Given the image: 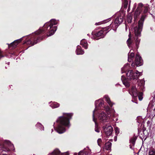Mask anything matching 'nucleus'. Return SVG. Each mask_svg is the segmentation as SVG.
I'll list each match as a JSON object with an SVG mask.
<instances>
[{
  "instance_id": "obj_18",
  "label": "nucleus",
  "mask_w": 155,
  "mask_h": 155,
  "mask_svg": "<svg viewBox=\"0 0 155 155\" xmlns=\"http://www.w3.org/2000/svg\"><path fill=\"white\" fill-rule=\"evenodd\" d=\"M21 40V38L18 40H16L14 41L13 42H12L11 44V45L14 48L15 47L17 46L18 44L19 43H20Z\"/></svg>"
},
{
  "instance_id": "obj_44",
  "label": "nucleus",
  "mask_w": 155,
  "mask_h": 155,
  "mask_svg": "<svg viewBox=\"0 0 155 155\" xmlns=\"http://www.w3.org/2000/svg\"><path fill=\"white\" fill-rule=\"evenodd\" d=\"M36 38V37H35V38Z\"/></svg>"
},
{
  "instance_id": "obj_39",
  "label": "nucleus",
  "mask_w": 155,
  "mask_h": 155,
  "mask_svg": "<svg viewBox=\"0 0 155 155\" xmlns=\"http://www.w3.org/2000/svg\"><path fill=\"white\" fill-rule=\"evenodd\" d=\"M137 4L136 3H135L134 5V7L133 8V9H135L136 7Z\"/></svg>"
},
{
  "instance_id": "obj_19",
  "label": "nucleus",
  "mask_w": 155,
  "mask_h": 155,
  "mask_svg": "<svg viewBox=\"0 0 155 155\" xmlns=\"http://www.w3.org/2000/svg\"><path fill=\"white\" fill-rule=\"evenodd\" d=\"M128 61L129 62H130L132 61L133 60V59L134 58V54L133 52H131L130 53L129 52L128 54Z\"/></svg>"
},
{
  "instance_id": "obj_20",
  "label": "nucleus",
  "mask_w": 155,
  "mask_h": 155,
  "mask_svg": "<svg viewBox=\"0 0 155 155\" xmlns=\"http://www.w3.org/2000/svg\"><path fill=\"white\" fill-rule=\"evenodd\" d=\"M142 11L136 9L134 15L135 20L137 19L139 17Z\"/></svg>"
},
{
  "instance_id": "obj_14",
  "label": "nucleus",
  "mask_w": 155,
  "mask_h": 155,
  "mask_svg": "<svg viewBox=\"0 0 155 155\" xmlns=\"http://www.w3.org/2000/svg\"><path fill=\"white\" fill-rule=\"evenodd\" d=\"M76 52L77 55L83 54L84 53V51L81 48V47L78 45L76 51Z\"/></svg>"
},
{
  "instance_id": "obj_43",
  "label": "nucleus",
  "mask_w": 155,
  "mask_h": 155,
  "mask_svg": "<svg viewBox=\"0 0 155 155\" xmlns=\"http://www.w3.org/2000/svg\"><path fill=\"white\" fill-rule=\"evenodd\" d=\"M115 141H116V140H115Z\"/></svg>"
},
{
  "instance_id": "obj_1",
  "label": "nucleus",
  "mask_w": 155,
  "mask_h": 155,
  "mask_svg": "<svg viewBox=\"0 0 155 155\" xmlns=\"http://www.w3.org/2000/svg\"><path fill=\"white\" fill-rule=\"evenodd\" d=\"M145 15H142L141 17L138 21V25L135 28L134 33L135 37L134 38H132L130 33L129 35V38L127 41V45L129 48H133L134 47V40H135V45L137 48H138V45L140 43V39L138 38L141 35V32L142 30L143 22L146 17Z\"/></svg>"
},
{
  "instance_id": "obj_28",
  "label": "nucleus",
  "mask_w": 155,
  "mask_h": 155,
  "mask_svg": "<svg viewBox=\"0 0 155 155\" xmlns=\"http://www.w3.org/2000/svg\"><path fill=\"white\" fill-rule=\"evenodd\" d=\"M143 4L141 3H139L136 9L142 11V10L141 8L143 7Z\"/></svg>"
},
{
  "instance_id": "obj_25",
  "label": "nucleus",
  "mask_w": 155,
  "mask_h": 155,
  "mask_svg": "<svg viewBox=\"0 0 155 155\" xmlns=\"http://www.w3.org/2000/svg\"><path fill=\"white\" fill-rule=\"evenodd\" d=\"M111 20V18L107 19V20H104L103 21H101L95 24L96 25H99L104 23H106L107 22L110 21Z\"/></svg>"
},
{
  "instance_id": "obj_6",
  "label": "nucleus",
  "mask_w": 155,
  "mask_h": 155,
  "mask_svg": "<svg viewBox=\"0 0 155 155\" xmlns=\"http://www.w3.org/2000/svg\"><path fill=\"white\" fill-rule=\"evenodd\" d=\"M129 93L134 98L137 97V96H138V98L140 101H141L143 99V93L140 92H139V94H138L136 88L135 87H132L131 90L129 91Z\"/></svg>"
},
{
  "instance_id": "obj_38",
  "label": "nucleus",
  "mask_w": 155,
  "mask_h": 155,
  "mask_svg": "<svg viewBox=\"0 0 155 155\" xmlns=\"http://www.w3.org/2000/svg\"><path fill=\"white\" fill-rule=\"evenodd\" d=\"M97 143H98V145L99 146H101V143L102 142L101 139V138L98 139L97 140Z\"/></svg>"
},
{
  "instance_id": "obj_5",
  "label": "nucleus",
  "mask_w": 155,
  "mask_h": 155,
  "mask_svg": "<svg viewBox=\"0 0 155 155\" xmlns=\"http://www.w3.org/2000/svg\"><path fill=\"white\" fill-rule=\"evenodd\" d=\"M142 75V72L137 71L135 73L133 70H129L126 73V75L128 79L130 80H137L139 77Z\"/></svg>"
},
{
  "instance_id": "obj_41",
  "label": "nucleus",
  "mask_w": 155,
  "mask_h": 155,
  "mask_svg": "<svg viewBox=\"0 0 155 155\" xmlns=\"http://www.w3.org/2000/svg\"><path fill=\"white\" fill-rule=\"evenodd\" d=\"M3 155H8L7 154H3Z\"/></svg>"
},
{
  "instance_id": "obj_27",
  "label": "nucleus",
  "mask_w": 155,
  "mask_h": 155,
  "mask_svg": "<svg viewBox=\"0 0 155 155\" xmlns=\"http://www.w3.org/2000/svg\"><path fill=\"white\" fill-rule=\"evenodd\" d=\"M123 76H122L121 77V80L123 82V84L126 86V87H128L130 86V84L129 83L127 82L126 80H123Z\"/></svg>"
},
{
  "instance_id": "obj_32",
  "label": "nucleus",
  "mask_w": 155,
  "mask_h": 155,
  "mask_svg": "<svg viewBox=\"0 0 155 155\" xmlns=\"http://www.w3.org/2000/svg\"><path fill=\"white\" fill-rule=\"evenodd\" d=\"M86 153L84 150L80 151L78 153V155H86Z\"/></svg>"
},
{
  "instance_id": "obj_22",
  "label": "nucleus",
  "mask_w": 155,
  "mask_h": 155,
  "mask_svg": "<svg viewBox=\"0 0 155 155\" xmlns=\"http://www.w3.org/2000/svg\"><path fill=\"white\" fill-rule=\"evenodd\" d=\"M129 67V65L127 64L124 65V66L121 68V72L122 73L125 72L128 70Z\"/></svg>"
},
{
  "instance_id": "obj_31",
  "label": "nucleus",
  "mask_w": 155,
  "mask_h": 155,
  "mask_svg": "<svg viewBox=\"0 0 155 155\" xmlns=\"http://www.w3.org/2000/svg\"><path fill=\"white\" fill-rule=\"evenodd\" d=\"M115 131L116 135H117L120 133V129L117 127H116L114 128Z\"/></svg>"
},
{
  "instance_id": "obj_35",
  "label": "nucleus",
  "mask_w": 155,
  "mask_h": 155,
  "mask_svg": "<svg viewBox=\"0 0 155 155\" xmlns=\"http://www.w3.org/2000/svg\"><path fill=\"white\" fill-rule=\"evenodd\" d=\"M144 84V81L142 80H140V83L138 84L139 85H141L142 86H143Z\"/></svg>"
},
{
  "instance_id": "obj_36",
  "label": "nucleus",
  "mask_w": 155,
  "mask_h": 155,
  "mask_svg": "<svg viewBox=\"0 0 155 155\" xmlns=\"http://www.w3.org/2000/svg\"><path fill=\"white\" fill-rule=\"evenodd\" d=\"M132 17L131 16H129L127 17V20L128 22L129 23H130L131 22L132 20Z\"/></svg>"
},
{
  "instance_id": "obj_8",
  "label": "nucleus",
  "mask_w": 155,
  "mask_h": 155,
  "mask_svg": "<svg viewBox=\"0 0 155 155\" xmlns=\"http://www.w3.org/2000/svg\"><path fill=\"white\" fill-rule=\"evenodd\" d=\"M98 118L100 122L104 123L108 121L110 117V116L107 115L105 113L102 111L99 113Z\"/></svg>"
},
{
  "instance_id": "obj_9",
  "label": "nucleus",
  "mask_w": 155,
  "mask_h": 155,
  "mask_svg": "<svg viewBox=\"0 0 155 155\" xmlns=\"http://www.w3.org/2000/svg\"><path fill=\"white\" fill-rule=\"evenodd\" d=\"M134 63L135 65L137 66H140L143 64V60L141 57L138 54L136 55Z\"/></svg>"
},
{
  "instance_id": "obj_11",
  "label": "nucleus",
  "mask_w": 155,
  "mask_h": 155,
  "mask_svg": "<svg viewBox=\"0 0 155 155\" xmlns=\"http://www.w3.org/2000/svg\"><path fill=\"white\" fill-rule=\"evenodd\" d=\"M48 155H69V153L68 152L61 153L59 150L56 149Z\"/></svg>"
},
{
  "instance_id": "obj_37",
  "label": "nucleus",
  "mask_w": 155,
  "mask_h": 155,
  "mask_svg": "<svg viewBox=\"0 0 155 155\" xmlns=\"http://www.w3.org/2000/svg\"><path fill=\"white\" fill-rule=\"evenodd\" d=\"M135 141V139L134 138H132L130 140V142L133 145H134Z\"/></svg>"
},
{
  "instance_id": "obj_17",
  "label": "nucleus",
  "mask_w": 155,
  "mask_h": 155,
  "mask_svg": "<svg viewBox=\"0 0 155 155\" xmlns=\"http://www.w3.org/2000/svg\"><path fill=\"white\" fill-rule=\"evenodd\" d=\"M104 98H105V100L106 101L107 103L111 107L114 104L111 101L110 98L108 96L106 95L104 96Z\"/></svg>"
},
{
  "instance_id": "obj_13",
  "label": "nucleus",
  "mask_w": 155,
  "mask_h": 155,
  "mask_svg": "<svg viewBox=\"0 0 155 155\" xmlns=\"http://www.w3.org/2000/svg\"><path fill=\"white\" fill-rule=\"evenodd\" d=\"M106 34V32H105L103 30H101L96 34V35L98 37H100V38H103Z\"/></svg>"
},
{
  "instance_id": "obj_29",
  "label": "nucleus",
  "mask_w": 155,
  "mask_h": 155,
  "mask_svg": "<svg viewBox=\"0 0 155 155\" xmlns=\"http://www.w3.org/2000/svg\"><path fill=\"white\" fill-rule=\"evenodd\" d=\"M94 121H94V122L95 123V131L97 133H99L100 132V130L97 127V125L94 119Z\"/></svg>"
},
{
  "instance_id": "obj_3",
  "label": "nucleus",
  "mask_w": 155,
  "mask_h": 155,
  "mask_svg": "<svg viewBox=\"0 0 155 155\" xmlns=\"http://www.w3.org/2000/svg\"><path fill=\"white\" fill-rule=\"evenodd\" d=\"M104 101L102 99H99L95 101V109L93 111V120L94 121V112L97 111L98 110L103 109L104 108V109H105L107 113V114L108 115H109L110 114V116L111 118H113L112 120L115 122L117 121L118 120L117 117V114L115 113V110L114 109H110L109 107L108 106L105 107H104Z\"/></svg>"
},
{
  "instance_id": "obj_2",
  "label": "nucleus",
  "mask_w": 155,
  "mask_h": 155,
  "mask_svg": "<svg viewBox=\"0 0 155 155\" xmlns=\"http://www.w3.org/2000/svg\"><path fill=\"white\" fill-rule=\"evenodd\" d=\"M72 115V113H64L63 116L58 118L57 120L58 126L55 129L58 133L60 134H62L65 131V127H69L70 126L69 120Z\"/></svg>"
},
{
  "instance_id": "obj_21",
  "label": "nucleus",
  "mask_w": 155,
  "mask_h": 155,
  "mask_svg": "<svg viewBox=\"0 0 155 155\" xmlns=\"http://www.w3.org/2000/svg\"><path fill=\"white\" fill-rule=\"evenodd\" d=\"M51 103L50 106L53 108H57L59 106L60 104L56 102H51L50 104Z\"/></svg>"
},
{
  "instance_id": "obj_7",
  "label": "nucleus",
  "mask_w": 155,
  "mask_h": 155,
  "mask_svg": "<svg viewBox=\"0 0 155 155\" xmlns=\"http://www.w3.org/2000/svg\"><path fill=\"white\" fill-rule=\"evenodd\" d=\"M123 16H119L117 17L114 21V24H110V26L112 27L113 30L116 29L118 26L123 22Z\"/></svg>"
},
{
  "instance_id": "obj_10",
  "label": "nucleus",
  "mask_w": 155,
  "mask_h": 155,
  "mask_svg": "<svg viewBox=\"0 0 155 155\" xmlns=\"http://www.w3.org/2000/svg\"><path fill=\"white\" fill-rule=\"evenodd\" d=\"M104 130L107 135L110 136L112 134L113 129L111 126L108 124L105 126Z\"/></svg>"
},
{
  "instance_id": "obj_45",
  "label": "nucleus",
  "mask_w": 155,
  "mask_h": 155,
  "mask_svg": "<svg viewBox=\"0 0 155 155\" xmlns=\"http://www.w3.org/2000/svg\"><path fill=\"white\" fill-rule=\"evenodd\" d=\"M74 155H75V154Z\"/></svg>"
},
{
  "instance_id": "obj_15",
  "label": "nucleus",
  "mask_w": 155,
  "mask_h": 155,
  "mask_svg": "<svg viewBox=\"0 0 155 155\" xmlns=\"http://www.w3.org/2000/svg\"><path fill=\"white\" fill-rule=\"evenodd\" d=\"M5 143L7 144L9 147V148H8L7 149H5V150H4L5 151H9L10 149H12L11 148V147H14L13 144H12L9 141L6 140L5 141Z\"/></svg>"
},
{
  "instance_id": "obj_34",
  "label": "nucleus",
  "mask_w": 155,
  "mask_h": 155,
  "mask_svg": "<svg viewBox=\"0 0 155 155\" xmlns=\"http://www.w3.org/2000/svg\"><path fill=\"white\" fill-rule=\"evenodd\" d=\"M144 9L143 10V13L144 14H146L148 12V8L147 6H145L144 7Z\"/></svg>"
},
{
  "instance_id": "obj_24",
  "label": "nucleus",
  "mask_w": 155,
  "mask_h": 155,
  "mask_svg": "<svg viewBox=\"0 0 155 155\" xmlns=\"http://www.w3.org/2000/svg\"><path fill=\"white\" fill-rule=\"evenodd\" d=\"M129 4L128 8L130 7L131 2L130 0H129ZM128 0H124V2L123 4L124 6V8H127L128 4Z\"/></svg>"
},
{
  "instance_id": "obj_33",
  "label": "nucleus",
  "mask_w": 155,
  "mask_h": 155,
  "mask_svg": "<svg viewBox=\"0 0 155 155\" xmlns=\"http://www.w3.org/2000/svg\"><path fill=\"white\" fill-rule=\"evenodd\" d=\"M110 29V27L109 26H107L106 28H104L102 30H103L105 32H106V34L108 31H107Z\"/></svg>"
},
{
  "instance_id": "obj_30",
  "label": "nucleus",
  "mask_w": 155,
  "mask_h": 155,
  "mask_svg": "<svg viewBox=\"0 0 155 155\" xmlns=\"http://www.w3.org/2000/svg\"><path fill=\"white\" fill-rule=\"evenodd\" d=\"M155 154V151L154 150H151L149 152V155H154Z\"/></svg>"
},
{
  "instance_id": "obj_4",
  "label": "nucleus",
  "mask_w": 155,
  "mask_h": 155,
  "mask_svg": "<svg viewBox=\"0 0 155 155\" xmlns=\"http://www.w3.org/2000/svg\"><path fill=\"white\" fill-rule=\"evenodd\" d=\"M58 21L54 19H52L48 22L46 23L44 26L43 30L39 29L35 32V35H39L43 32H47L48 33L47 37L53 35L57 29V27L53 26L58 23Z\"/></svg>"
},
{
  "instance_id": "obj_26",
  "label": "nucleus",
  "mask_w": 155,
  "mask_h": 155,
  "mask_svg": "<svg viewBox=\"0 0 155 155\" xmlns=\"http://www.w3.org/2000/svg\"><path fill=\"white\" fill-rule=\"evenodd\" d=\"M36 126L39 129L41 130H44V127L42 124L39 123H38L36 125Z\"/></svg>"
},
{
  "instance_id": "obj_16",
  "label": "nucleus",
  "mask_w": 155,
  "mask_h": 155,
  "mask_svg": "<svg viewBox=\"0 0 155 155\" xmlns=\"http://www.w3.org/2000/svg\"><path fill=\"white\" fill-rule=\"evenodd\" d=\"M80 44L86 49L87 48L88 44L86 40L83 39L81 41Z\"/></svg>"
},
{
  "instance_id": "obj_42",
  "label": "nucleus",
  "mask_w": 155,
  "mask_h": 155,
  "mask_svg": "<svg viewBox=\"0 0 155 155\" xmlns=\"http://www.w3.org/2000/svg\"><path fill=\"white\" fill-rule=\"evenodd\" d=\"M126 30L127 29V27H126Z\"/></svg>"
},
{
  "instance_id": "obj_12",
  "label": "nucleus",
  "mask_w": 155,
  "mask_h": 155,
  "mask_svg": "<svg viewBox=\"0 0 155 155\" xmlns=\"http://www.w3.org/2000/svg\"><path fill=\"white\" fill-rule=\"evenodd\" d=\"M42 37H38V39L36 40V41L34 39L33 40H34V41H31V40H29L27 41V43L28 44H30L31 45H33L35 44H37L38 42H39L40 40L42 39Z\"/></svg>"
},
{
  "instance_id": "obj_23",
  "label": "nucleus",
  "mask_w": 155,
  "mask_h": 155,
  "mask_svg": "<svg viewBox=\"0 0 155 155\" xmlns=\"http://www.w3.org/2000/svg\"><path fill=\"white\" fill-rule=\"evenodd\" d=\"M111 147V143L109 142H108L105 144V148L107 150H110Z\"/></svg>"
},
{
  "instance_id": "obj_40",
  "label": "nucleus",
  "mask_w": 155,
  "mask_h": 155,
  "mask_svg": "<svg viewBox=\"0 0 155 155\" xmlns=\"http://www.w3.org/2000/svg\"><path fill=\"white\" fill-rule=\"evenodd\" d=\"M131 65L132 66L134 67V64L133 63H132Z\"/></svg>"
}]
</instances>
